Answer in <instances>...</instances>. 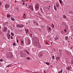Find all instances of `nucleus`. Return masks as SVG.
<instances>
[{"label": "nucleus", "instance_id": "nucleus-1", "mask_svg": "<svg viewBox=\"0 0 73 73\" xmlns=\"http://www.w3.org/2000/svg\"><path fill=\"white\" fill-rule=\"evenodd\" d=\"M24 26V25L22 24H18L16 25V27H17V28H23Z\"/></svg>", "mask_w": 73, "mask_h": 73}, {"label": "nucleus", "instance_id": "nucleus-2", "mask_svg": "<svg viewBox=\"0 0 73 73\" xmlns=\"http://www.w3.org/2000/svg\"><path fill=\"white\" fill-rule=\"evenodd\" d=\"M35 44L36 45V46H37V45H38V38L37 37L35 38Z\"/></svg>", "mask_w": 73, "mask_h": 73}, {"label": "nucleus", "instance_id": "nucleus-3", "mask_svg": "<svg viewBox=\"0 0 73 73\" xmlns=\"http://www.w3.org/2000/svg\"><path fill=\"white\" fill-rule=\"evenodd\" d=\"M35 9L36 10H38L39 9V3H37L35 5Z\"/></svg>", "mask_w": 73, "mask_h": 73}, {"label": "nucleus", "instance_id": "nucleus-4", "mask_svg": "<svg viewBox=\"0 0 73 73\" xmlns=\"http://www.w3.org/2000/svg\"><path fill=\"white\" fill-rule=\"evenodd\" d=\"M28 8L29 9H30L32 11H33V6L32 5H29Z\"/></svg>", "mask_w": 73, "mask_h": 73}, {"label": "nucleus", "instance_id": "nucleus-5", "mask_svg": "<svg viewBox=\"0 0 73 73\" xmlns=\"http://www.w3.org/2000/svg\"><path fill=\"white\" fill-rule=\"evenodd\" d=\"M46 27L47 31H48V32H50L52 30L51 28L50 27H49L48 26H47Z\"/></svg>", "mask_w": 73, "mask_h": 73}, {"label": "nucleus", "instance_id": "nucleus-6", "mask_svg": "<svg viewBox=\"0 0 73 73\" xmlns=\"http://www.w3.org/2000/svg\"><path fill=\"white\" fill-rule=\"evenodd\" d=\"M7 36L8 39H10L11 37V34L9 33H7Z\"/></svg>", "mask_w": 73, "mask_h": 73}, {"label": "nucleus", "instance_id": "nucleus-7", "mask_svg": "<svg viewBox=\"0 0 73 73\" xmlns=\"http://www.w3.org/2000/svg\"><path fill=\"white\" fill-rule=\"evenodd\" d=\"M5 8H7V9L9 8V7H10V6L9 5H8L7 4H6L5 6Z\"/></svg>", "mask_w": 73, "mask_h": 73}, {"label": "nucleus", "instance_id": "nucleus-8", "mask_svg": "<svg viewBox=\"0 0 73 73\" xmlns=\"http://www.w3.org/2000/svg\"><path fill=\"white\" fill-rule=\"evenodd\" d=\"M7 28L6 27H4V29L3 30V31L4 32H7Z\"/></svg>", "mask_w": 73, "mask_h": 73}, {"label": "nucleus", "instance_id": "nucleus-9", "mask_svg": "<svg viewBox=\"0 0 73 73\" xmlns=\"http://www.w3.org/2000/svg\"><path fill=\"white\" fill-rule=\"evenodd\" d=\"M27 17V16H26V15H25V14H24L23 16L22 17V18L23 19H25Z\"/></svg>", "mask_w": 73, "mask_h": 73}, {"label": "nucleus", "instance_id": "nucleus-10", "mask_svg": "<svg viewBox=\"0 0 73 73\" xmlns=\"http://www.w3.org/2000/svg\"><path fill=\"white\" fill-rule=\"evenodd\" d=\"M56 7L57 8H58L60 7V5L59 3L58 2H57L56 3Z\"/></svg>", "mask_w": 73, "mask_h": 73}, {"label": "nucleus", "instance_id": "nucleus-11", "mask_svg": "<svg viewBox=\"0 0 73 73\" xmlns=\"http://www.w3.org/2000/svg\"><path fill=\"white\" fill-rule=\"evenodd\" d=\"M24 52H26V53L28 54H29V52H28L27 50H24Z\"/></svg>", "mask_w": 73, "mask_h": 73}, {"label": "nucleus", "instance_id": "nucleus-12", "mask_svg": "<svg viewBox=\"0 0 73 73\" xmlns=\"http://www.w3.org/2000/svg\"><path fill=\"white\" fill-rule=\"evenodd\" d=\"M59 52L60 55L62 54V50H59Z\"/></svg>", "mask_w": 73, "mask_h": 73}, {"label": "nucleus", "instance_id": "nucleus-13", "mask_svg": "<svg viewBox=\"0 0 73 73\" xmlns=\"http://www.w3.org/2000/svg\"><path fill=\"white\" fill-rule=\"evenodd\" d=\"M25 31L26 33H27L28 32V30L27 29H25Z\"/></svg>", "mask_w": 73, "mask_h": 73}, {"label": "nucleus", "instance_id": "nucleus-14", "mask_svg": "<svg viewBox=\"0 0 73 73\" xmlns=\"http://www.w3.org/2000/svg\"><path fill=\"white\" fill-rule=\"evenodd\" d=\"M11 19L12 20V21H15V19H14V18L13 17H11Z\"/></svg>", "mask_w": 73, "mask_h": 73}, {"label": "nucleus", "instance_id": "nucleus-15", "mask_svg": "<svg viewBox=\"0 0 73 73\" xmlns=\"http://www.w3.org/2000/svg\"><path fill=\"white\" fill-rule=\"evenodd\" d=\"M11 17V15L9 14H7V18H9Z\"/></svg>", "mask_w": 73, "mask_h": 73}, {"label": "nucleus", "instance_id": "nucleus-16", "mask_svg": "<svg viewBox=\"0 0 73 73\" xmlns=\"http://www.w3.org/2000/svg\"><path fill=\"white\" fill-rule=\"evenodd\" d=\"M62 72H63V71H62V69L60 70V71L58 72V73H62Z\"/></svg>", "mask_w": 73, "mask_h": 73}, {"label": "nucleus", "instance_id": "nucleus-17", "mask_svg": "<svg viewBox=\"0 0 73 73\" xmlns=\"http://www.w3.org/2000/svg\"><path fill=\"white\" fill-rule=\"evenodd\" d=\"M68 38V36H65V40H67Z\"/></svg>", "mask_w": 73, "mask_h": 73}, {"label": "nucleus", "instance_id": "nucleus-18", "mask_svg": "<svg viewBox=\"0 0 73 73\" xmlns=\"http://www.w3.org/2000/svg\"><path fill=\"white\" fill-rule=\"evenodd\" d=\"M11 66H12L11 64H9L7 66V67H8V68H9V67H11Z\"/></svg>", "mask_w": 73, "mask_h": 73}, {"label": "nucleus", "instance_id": "nucleus-19", "mask_svg": "<svg viewBox=\"0 0 73 73\" xmlns=\"http://www.w3.org/2000/svg\"><path fill=\"white\" fill-rule=\"evenodd\" d=\"M22 41H21V45H23L24 43L23 42V41L21 40Z\"/></svg>", "mask_w": 73, "mask_h": 73}, {"label": "nucleus", "instance_id": "nucleus-20", "mask_svg": "<svg viewBox=\"0 0 73 73\" xmlns=\"http://www.w3.org/2000/svg\"><path fill=\"white\" fill-rule=\"evenodd\" d=\"M13 45L14 46H16V44L15 42H14L13 43Z\"/></svg>", "mask_w": 73, "mask_h": 73}, {"label": "nucleus", "instance_id": "nucleus-21", "mask_svg": "<svg viewBox=\"0 0 73 73\" xmlns=\"http://www.w3.org/2000/svg\"><path fill=\"white\" fill-rule=\"evenodd\" d=\"M58 36H56V37L55 40H58Z\"/></svg>", "mask_w": 73, "mask_h": 73}, {"label": "nucleus", "instance_id": "nucleus-22", "mask_svg": "<svg viewBox=\"0 0 73 73\" xmlns=\"http://www.w3.org/2000/svg\"><path fill=\"white\" fill-rule=\"evenodd\" d=\"M8 22H6L4 23V25H7V24H8Z\"/></svg>", "mask_w": 73, "mask_h": 73}, {"label": "nucleus", "instance_id": "nucleus-23", "mask_svg": "<svg viewBox=\"0 0 73 73\" xmlns=\"http://www.w3.org/2000/svg\"><path fill=\"white\" fill-rule=\"evenodd\" d=\"M59 1L60 4L61 5V4L62 3V1H61V0H59Z\"/></svg>", "mask_w": 73, "mask_h": 73}, {"label": "nucleus", "instance_id": "nucleus-24", "mask_svg": "<svg viewBox=\"0 0 73 73\" xmlns=\"http://www.w3.org/2000/svg\"><path fill=\"white\" fill-rule=\"evenodd\" d=\"M12 53H11V52L10 53V57H12Z\"/></svg>", "mask_w": 73, "mask_h": 73}, {"label": "nucleus", "instance_id": "nucleus-25", "mask_svg": "<svg viewBox=\"0 0 73 73\" xmlns=\"http://www.w3.org/2000/svg\"><path fill=\"white\" fill-rule=\"evenodd\" d=\"M56 60H60V57H58L56 58Z\"/></svg>", "mask_w": 73, "mask_h": 73}, {"label": "nucleus", "instance_id": "nucleus-26", "mask_svg": "<svg viewBox=\"0 0 73 73\" xmlns=\"http://www.w3.org/2000/svg\"><path fill=\"white\" fill-rule=\"evenodd\" d=\"M45 64L47 65H49L50 64L48 62H45Z\"/></svg>", "mask_w": 73, "mask_h": 73}, {"label": "nucleus", "instance_id": "nucleus-27", "mask_svg": "<svg viewBox=\"0 0 73 73\" xmlns=\"http://www.w3.org/2000/svg\"><path fill=\"white\" fill-rule=\"evenodd\" d=\"M69 27V26L68 25H66V27H65V28L66 29H68V27Z\"/></svg>", "mask_w": 73, "mask_h": 73}, {"label": "nucleus", "instance_id": "nucleus-28", "mask_svg": "<svg viewBox=\"0 0 73 73\" xmlns=\"http://www.w3.org/2000/svg\"><path fill=\"white\" fill-rule=\"evenodd\" d=\"M28 44L29 45V44H30V43H31V41L29 40V41L27 42Z\"/></svg>", "mask_w": 73, "mask_h": 73}, {"label": "nucleus", "instance_id": "nucleus-29", "mask_svg": "<svg viewBox=\"0 0 73 73\" xmlns=\"http://www.w3.org/2000/svg\"><path fill=\"white\" fill-rule=\"evenodd\" d=\"M61 33H62V34H64V33L63 31L62 30L61 31Z\"/></svg>", "mask_w": 73, "mask_h": 73}, {"label": "nucleus", "instance_id": "nucleus-30", "mask_svg": "<svg viewBox=\"0 0 73 73\" xmlns=\"http://www.w3.org/2000/svg\"><path fill=\"white\" fill-rule=\"evenodd\" d=\"M22 1L23 3H25V2H26V1L25 0H22Z\"/></svg>", "mask_w": 73, "mask_h": 73}, {"label": "nucleus", "instance_id": "nucleus-31", "mask_svg": "<svg viewBox=\"0 0 73 73\" xmlns=\"http://www.w3.org/2000/svg\"><path fill=\"white\" fill-rule=\"evenodd\" d=\"M54 8L55 10V11H56V6H54Z\"/></svg>", "mask_w": 73, "mask_h": 73}, {"label": "nucleus", "instance_id": "nucleus-32", "mask_svg": "<svg viewBox=\"0 0 73 73\" xmlns=\"http://www.w3.org/2000/svg\"><path fill=\"white\" fill-rule=\"evenodd\" d=\"M52 58L53 60H54V58H55V57H54V56H52Z\"/></svg>", "mask_w": 73, "mask_h": 73}, {"label": "nucleus", "instance_id": "nucleus-33", "mask_svg": "<svg viewBox=\"0 0 73 73\" xmlns=\"http://www.w3.org/2000/svg\"><path fill=\"white\" fill-rule=\"evenodd\" d=\"M21 57H22V58H25V55H24L22 56Z\"/></svg>", "mask_w": 73, "mask_h": 73}, {"label": "nucleus", "instance_id": "nucleus-34", "mask_svg": "<svg viewBox=\"0 0 73 73\" xmlns=\"http://www.w3.org/2000/svg\"><path fill=\"white\" fill-rule=\"evenodd\" d=\"M11 36H14V34L13 33H11Z\"/></svg>", "mask_w": 73, "mask_h": 73}, {"label": "nucleus", "instance_id": "nucleus-35", "mask_svg": "<svg viewBox=\"0 0 73 73\" xmlns=\"http://www.w3.org/2000/svg\"><path fill=\"white\" fill-rule=\"evenodd\" d=\"M27 60H30V58H29V57H27Z\"/></svg>", "mask_w": 73, "mask_h": 73}, {"label": "nucleus", "instance_id": "nucleus-36", "mask_svg": "<svg viewBox=\"0 0 73 73\" xmlns=\"http://www.w3.org/2000/svg\"><path fill=\"white\" fill-rule=\"evenodd\" d=\"M70 28H71V30H73V28H72V26H71Z\"/></svg>", "mask_w": 73, "mask_h": 73}, {"label": "nucleus", "instance_id": "nucleus-37", "mask_svg": "<svg viewBox=\"0 0 73 73\" xmlns=\"http://www.w3.org/2000/svg\"><path fill=\"white\" fill-rule=\"evenodd\" d=\"M63 17L65 19H66V16L65 15H63Z\"/></svg>", "mask_w": 73, "mask_h": 73}, {"label": "nucleus", "instance_id": "nucleus-38", "mask_svg": "<svg viewBox=\"0 0 73 73\" xmlns=\"http://www.w3.org/2000/svg\"><path fill=\"white\" fill-rule=\"evenodd\" d=\"M67 70H70V68H69V67L67 68Z\"/></svg>", "mask_w": 73, "mask_h": 73}, {"label": "nucleus", "instance_id": "nucleus-39", "mask_svg": "<svg viewBox=\"0 0 73 73\" xmlns=\"http://www.w3.org/2000/svg\"><path fill=\"white\" fill-rule=\"evenodd\" d=\"M64 32H67V31H66V29H64Z\"/></svg>", "mask_w": 73, "mask_h": 73}, {"label": "nucleus", "instance_id": "nucleus-40", "mask_svg": "<svg viewBox=\"0 0 73 73\" xmlns=\"http://www.w3.org/2000/svg\"><path fill=\"white\" fill-rule=\"evenodd\" d=\"M52 28H54V26L53 24H52Z\"/></svg>", "mask_w": 73, "mask_h": 73}, {"label": "nucleus", "instance_id": "nucleus-41", "mask_svg": "<svg viewBox=\"0 0 73 73\" xmlns=\"http://www.w3.org/2000/svg\"><path fill=\"white\" fill-rule=\"evenodd\" d=\"M70 48H71V49H73V45L71 46V47H70Z\"/></svg>", "mask_w": 73, "mask_h": 73}, {"label": "nucleus", "instance_id": "nucleus-42", "mask_svg": "<svg viewBox=\"0 0 73 73\" xmlns=\"http://www.w3.org/2000/svg\"><path fill=\"white\" fill-rule=\"evenodd\" d=\"M33 23H34V24H36V21H33Z\"/></svg>", "mask_w": 73, "mask_h": 73}, {"label": "nucleus", "instance_id": "nucleus-43", "mask_svg": "<svg viewBox=\"0 0 73 73\" xmlns=\"http://www.w3.org/2000/svg\"><path fill=\"white\" fill-rule=\"evenodd\" d=\"M17 42L18 43L19 42V40L18 39L17 40Z\"/></svg>", "mask_w": 73, "mask_h": 73}, {"label": "nucleus", "instance_id": "nucleus-44", "mask_svg": "<svg viewBox=\"0 0 73 73\" xmlns=\"http://www.w3.org/2000/svg\"><path fill=\"white\" fill-rule=\"evenodd\" d=\"M67 54H68H68H69V52H68V51H67Z\"/></svg>", "mask_w": 73, "mask_h": 73}, {"label": "nucleus", "instance_id": "nucleus-45", "mask_svg": "<svg viewBox=\"0 0 73 73\" xmlns=\"http://www.w3.org/2000/svg\"><path fill=\"white\" fill-rule=\"evenodd\" d=\"M36 25H37V26H38V24L37 23H36Z\"/></svg>", "mask_w": 73, "mask_h": 73}, {"label": "nucleus", "instance_id": "nucleus-46", "mask_svg": "<svg viewBox=\"0 0 73 73\" xmlns=\"http://www.w3.org/2000/svg\"><path fill=\"white\" fill-rule=\"evenodd\" d=\"M11 39H13V37L12 36H11Z\"/></svg>", "mask_w": 73, "mask_h": 73}, {"label": "nucleus", "instance_id": "nucleus-47", "mask_svg": "<svg viewBox=\"0 0 73 73\" xmlns=\"http://www.w3.org/2000/svg\"><path fill=\"white\" fill-rule=\"evenodd\" d=\"M1 34H2V33L1 32V31H0V35H1Z\"/></svg>", "mask_w": 73, "mask_h": 73}, {"label": "nucleus", "instance_id": "nucleus-48", "mask_svg": "<svg viewBox=\"0 0 73 73\" xmlns=\"http://www.w3.org/2000/svg\"><path fill=\"white\" fill-rule=\"evenodd\" d=\"M0 61H3V59H1L0 60Z\"/></svg>", "mask_w": 73, "mask_h": 73}, {"label": "nucleus", "instance_id": "nucleus-49", "mask_svg": "<svg viewBox=\"0 0 73 73\" xmlns=\"http://www.w3.org/2000/svg\"><path fill=\"white\" fill-rule=\"evenodd\" d=\"M43 72H44V73H46V71H44Z\"/></svg>", "mask_w": 73, "mask_h": 73}, {"label": "nucleus", "instance_id": "nucleus-50", "mask_svg": "<svg viewBox=\"0 0 73 73\" xmlns=\"http://www.w3.org/2000/svg\"><path fill=\"white\" fill-rule=\"evenodd\" d=\"M22 30H20V31H19V32H22Z\"/></svg>", "mask_w": 73, "mask_h": 73}, {"label": "nucleus", "instance_id": "nucleus-51", "mask_svg": "<svg viewBox=\"0 0 73 73\" xmlns=\"http://www.w3.org/2000/svg\"><path fill=\"white\" fill-rule=\"evenodd\" d=\"M16 9H17V10H18V9H19V8L17 7V8H16Z\"/></svg>", "mask_w": 73, "mask_h": 73}, {"label": "nucleus", "instance_id": "nucleus-52", "mask_svg": "<svg viewBox=\"0 0 73 73\" xmlns=\"http://www.w3.org/2000/svg\"><path fill=\"white\" fill-rule=\"evenodd\" d=\"M25 5H26V7H27V4H25Z\"/></svg>", "mask_w": 73, "mask_h": 73}, {"label": "nucleus", "instance_id": "nucleus-53", "mask_svg": "<svg viewBox=\"0 0 73 73\" xmlns=\"http://www.w3.org/2000/svg\"><path fill=\"white\" fill-rule=\"evenodd\" d=\"M71 63H72V64H73V61L71 62Z\"/></svg>", "mask_w": 73, "mask_h": 73}, {"label": "nucleus", "instance_id": "nucleus-54", "mask_svg": "<svg viewBox=\"0 0 73 73\" xmlns=\"http://www.w3.org/2000/svg\"><path fill=\"white\" fill-rule=\"evenodd\" d=\"M1 26L0 25V29H1Z\"/></svg>", "mask_w": 73, "mask_h": 73}, {"label": "nucleus", "instance_id": "nucleus-55", "mask_svg": "<svg viewBox=\"0 0 73 73\" xmlns=\"http://www.w3.org/2000/svg\"><path fill=\"white\" fill-rule=\"evenodd\" d=\"M26 25H28V23H26Z\"/></svg>", "mask_w": 73, "mask_h": 73}, {"label": "nucleus", "instance_id": "nucleus-56", "mask_svg": "<svg viewBox=\"0 0 73 73\" xmlns=\"http://www.w3.org/2000/svg\"><path fill=\"white\" fill-rule=\"evenodd\" d=\"M23 5H25V3H23Z\"/></svg>", "mask_w": 73, "mask_h": 73}, {"label": "nucleus", "instance_id": "nucleus-57", "mask_svg": "<svg viewBox=\"0 0 73 73\" xmlns=\"http://www.w3.org/2000/svg\"><path fill=\"white\" fill-rule=\"evenodd\" d=\"M1 5V3H0V5Z\"/></svg>", "mask_w": 73, "mask_h": 73}, {"label": "nucleus", "instance_id": "nucleus-58", "mask_svg": "<svg viewBox=\"0 0 73 73\" xmlns=\"http://www.w3.org/2000/svg\"><path fill=\"white\" fill-rule=\"evenodd\" d=\"M33 73H38V72H33Z\"/></svg>", "mask_w": 73, "mask_h": 73}, {"label": "nucleus", "instance_id": "nucleus-59", "mask_svg": "<svg viewBox=\"0 0 73 73\" xmlns=\"http://www.w3.org/2000/svg\"><path fill=\"white\" fill-rule=\"evenodd\" d=\"M8 32H9H9H10V31H9V30L8 31Z\"/></svg>", "mask_w": 73, "mask_h": 73}, {"label": "nucleus", "instance_id": "nucleus-60", "mask_svg": "<svg viewBox=\"0 0 73 73\" xmlns=\"http://www.w3.org/2000/svg\"><path fill=\"white\" fill-rule=\"evenodd\" d=\"M46 44H48V42H46Z\"/></svg>", "mask_w": 73, "mask_h": 73}, {"label": "nucleus", "instance_id": "nucleus-61", "mask_svg": "<svg viewBox=\"0 0 73 73\" xmlns=\"http://www.w3.org/2000/svg\"><path fill=\"white\" fill-rule=\"evenodd\" d=\"M68 42H70V41H68Z\"/></svg>", "mask_w": 73, "mask_h": 73}, {"label": "nucleus", "instance_id": "nucleus-62", "mask_svg": "<svg viewBox=\"0 0 73 73\" xmlns=\"http://www.w3.org/2000/svg\"><path fill=\"white\" fill-rule=\"evenodd\" d=\"M50 8V6H48V8Z\"/></svg>", "mask_w": 73, "mask_h": 73}, {"label": "nucleus", "instance_id": "nucleus-63", "mask_svg": "<svg viewBox=\"0 0 73 73\" xmlns=\"http://www.w3.org/2000/svg\"><path fill=\"white\" fill-rule=\"evenodd\" d=\"M66 73H68L67 72H66Z\"/></svg>", "mask_w": 73, "mask_h": 73}, {"label": "nucleus", "instance_id": "nucleus-64", "mask_svg": "<svg viewBox=\"0 0 73 73\" xmlns=\"http://www.w3.org/2000/svg\"><path fill=\"white\" fill-rule=\"evenodd\" d=\"M15 3H16V1H15Z\"/></svg>", "mask_w": 73, "mask_h": 73}]
</instances>
